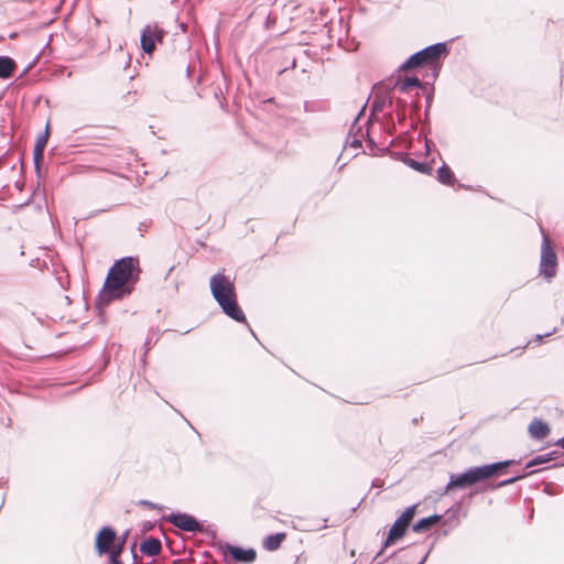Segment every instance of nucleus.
Segmentation results:
<instances>
[{
  "label": "nucleus",
  "instance_id": "1",
  "mask_svg": "<svg viewBox=\"0 0 564 564\" xmlns=\"http://www.w3.org/2000/svg\"><path fill=\"white\" fill-rule=\"evenodd\" d=\"M140 261L134 257H126L110 268L100 296L109 302L131 294L133 284L139 281Z\"/></svg>",
  "mask_w": 564,
  "mask_h": 564
},
{
  "label": "nucleus",
  "instance_id": "2",
  "mask_svg": "<svg viewBox=\"0 0 564 564\" xmlns=\"http://www.w3.org/2000/svg\"><path fill=\"white\" fill-rule=\"evenodd\" d=\"M210 291L224 313L237 322H245L246 316L238 305L234 281L224 273H216L210 279Z\"/></svg>",
  "mask_w": 564,
  "mask_h": 564
},
{
  "label": "nucleus",
  "instance_id": "3",
  "mask_svg": "<svg viewBox=\"0 0 564 564\" xmlns=\"http://www.w3.org/2000/svg\"><path fill=\"white\" fill-rule=\"evenodd\" d=\"M512 462L506 460L500 463H495L490 465H485L480 467L469 468L464 474L452 475L448 484L445 487V494L451 492L456 488H465L471 486L476 482L482 481L492 477L494 475L500 473L507 466H509Z\"/></svg>",
  "mask_w": 564,
  "mask_h": 564
},
{
  "label": "nucleus",
  "instance_id": "4",
  "mask_svg": "<svg viewBox=\"0 0 564 564\" xmlns=\"http://www.w3.org/2000/svg\"><path fill=\"white\" fill-rule=\"evenodd\" d=\"M447 54V45L445 43H437L410 56L401 68L403 70H408L421 66H430L433 69H436L441 58L445 57Z\"/></svg>",
  "mask_w": 564,
  "mask_h": 564
},
{
  "label": "nucleus",
  "instance_id": "5",
  "mask_svg": "<svg viewBox=\"0 0 564 564\" xmlns=\"http://www.w3.org/2000/svg\"><path fill=\"white\" fill-rule=\"evenodd\" d=\"M417 505H413L408 507L402 514L394 521L392 527L389 530L387 540L384 542V546H389L400 539H402L412 522L413 518L416 514Z\"/></svg>",
  "mask_w": 564,
  "mask_h": 564
},
{
  "label": "nucleus",
  "instance_id": "6",
  "mask_svg": "<svg viewBox=\"0 0 564 564\" xmlns=\"http://www.w3.org/2000/svg\"><path fill=\"white\" fill-rule=\"evenodd\" d=\"M557 258L551 247L550 240L544 239L541 250L540 272L546 279H552L556 275Z\"/></svg>",
  "mask_w": 564,
  "mask_h": 564
},
{
  "label": "nucleus",
  "instance_id": "7",
  "mask_svg": "<svg viewBox=\"0 0 564 564\" xmlns=\"http://www.w3.org/2000/svg\"><path fill=\"white\" fill-rule=\"evenodd\" d=\"M164 31L156 24L144 26L141 34V48L144 53L151 55L155 51L156 43H162Z\"/></svg>",
  "mask_w": 564,
  "mask_h": 564
},
{
  "label": "nucleus",
  "instance_id": "8",
  "mask_svg": "<svg viewBox=\"0 0 564 564\" xmlns=\"http://www.w3.org/2000/svg\"><path fill=\"white\" fill-rule=\"evenodd\" d=\"M219 550L224 555H231V557L239 563L250 564L257 560V552L253 549H241L230 544L219 545Z\"/></svg>",
  "mask_w": 564,
  "mask_h": 564
},
{
  "label": "nucleus",
  "instance_id": "9",
  "mask_svg": "<svg viewBox=\"0 0 564 564\" xmlns=\"http://www.w3.org/2000/svg\"><path fill=\"white\" fill-rule=\"evenodd\" d=\"M167 521L186 532H200L203 530L202 524L193 516L187 513L171 514Z\"/></svg>",
  "mask_w": 564,
  "mask_h": 564
},
{
  "label": "nucleus",
  "instance_id": "10",
  "mask_svg": "<svg viewBox=\"0 0 564 564\" xmlns=\"http://www.w3.org/2000/svg\"><path fill=\"white\" fill-rule=\"evenodd\" d=\"M116 541V532L108 527L102 528L96 536V550L99 554H107Z\"/></svg>",
  "mask_w": 564,
  "mask_h": 564
},
{
  "label": "nucleus",
  "instance_id": "11",
  "mask_svg": "<svg viewBox=\"0 0 564 564\" xmlns=\"http://www.w3.org/2000/svg\"><path fill=\"white\" fill-rule=\"evenodd\" d=\"M550 427L542 420L534 419L529 425V433L532 438L542 440L550 434Z\"/></svg>",
  "mask_w": 564,
  "mask_h": 564
},
{
  "label": "nucleus",
  "instance_id": "12",
  "mask_svg": "<svg viewBox=\"0 0 564 564\" xmlns=\"http://www.w3.org/2000/svg\"><path fill=\"white\" fill-rule=\"evenodd\" d=\"M422 87V83L417 77H404L397 80L394 88L402 94H409L413 89Z\"/></svg>",
  "mask_w": 564,
  "mask_h": 564
},
{
  "label": "nucleus",
  "instance_id": "13",
  "mask_svg": "<svg viewBox=\"0 0 564 564\" xmlns=\"http://www.w3.org/2000/svg\"><path fill=\"white\" fill-rule=\"evenodd\" d=\"M442 520V516L434 514L427 518L419 520L413 527V531L416 533H423L430 531L432 528L437 525Z\"/></svg>",
  "mask_w": 564,
  "mask_h": 564
},
{
  "label": "nucleus",
  "instance_id": "14",
  "mask_svg": "<svg viewBox=\"0 0 564 564\" xmlns=\"http://www.w3.org/2000/svg\"><path fill=\"white\" fill-rule=\"evenodd\" d=\"M140 551L148 556H158L162 552L161 541L155 538H149L141 543Z\"/></svg>",
  "mask_w": 564,
  "mask_h": 564
},
{
  "label": "nucleus",
  "instance_id": "15",
  "mask_svg": "<svg viewBox=\"0 0 564 564\" xmlns=\"http://www.w3.org/2000/svg\"><path fill=\"white\" fill-rule=\"evenodd\" d=\"M286 539V533L284 532H279V533H275V534H271L269 536H267L264 540H263V547L267 550V551H276L278 549H280L281 544L285 541Z\"/></svg>",
  "mask_w": 564,
  "mask_h": 564
},
{
  "label": "nucleus",
  "instance_id": "16",
  "mask_svg": "<svg viewBox=\"0 0 564 564\" xmlns=\"http://www.w3.org/2000/svg\"><path fill=\"white\" fill-rule=\"evenodd\" d=\"M47 140H48V131L47 130H46L45 134L40 135L36 139L34 150H33V156H34V162H35L36 167H39L40 162L44 158V149L47 144Z\"/></svg>",
  "mask_w": 564,
  "mask_h": 564
},
{
  "label": "nucleus",
  "instance_id": "17",
  "mask_svg": "<svg viewBox=\"0 0 564 564\" xmlns=\"http://www.w3.org/2000/svg\"><path fill=\"white\" fill-rule=\"evenodd\" d=\"M17 69V63L8 56H0V78L7 79L12 77Z\"/></svg>",
  "mask_w": 564,
  "mask_h": 564
},
{
  "label": "nucleus",
  "instance_id": "18",
  "mask_svg": "<svg viewBox=\"0 0 564 564\" xmlns=\"http://www.w3.org/2000/svg\"><path fill=\"white\" fill-rule=\"evenodd\" d=\"M437 180L442 184L447 185V186H453L455 184V182H456V178H455V175H454L453 171L446 164H443L437 170Z\"/></svg>",
  "mask_w": 564,
  "mask_h": 564
},
{
  "label": "nucleus",
  "instance_id": "19",
  "mask_svg": "<svg viewBox=\"0 0 564 564\" xmlns=\"http://www.w3.org/2000/svg\"><path fill=\"white\" fill-rule=\"evenodd\" d=\"M553 459V457L551 456V454H545V455H539L536 457H534L533 459H531L528 464H527V468H530V467H533V466H536V465H541V464H545V463H549Z\"/></svg>",
  "mask_w": 564,
  "mask_h": 564
},
{
  "label": "nucleus",
  "instance_id": "20",
  "mask_svg": "<svg viewBox=\"0 0 564 564\" xmlns=\"http://www.w3.org/2000/svg\"><path fill=\"white\" fill-rule=\"evenodd\" d=\"M406 163H408L411 167H413L414 170H416V171H419V172H421V173H429V172H430V170H431L426 164L421 163V162H417V161H415V160H413V159H409V160L406 161Z\"/></svg>",
  "mask_w": 564,
  "mask_h": 564
},
{
  "label": "nucleus",
  "instance_id": "21",
  "mask_svg": "<svg viewBox=\"0 0 564 564\" xmlns=\"http://www.w3.org/2000/svg\"><path fill=\"white\" fill-rule=\"evenodd\" d=\"M124 542H126L124 539L121 540L118 545H113L112 547H110V552H108L107 554H113L115 556L120 557V555L123 551Z\"/></svg>",
  "mask_w": 564,
  "mask_h": 564
},
{
  "label": "nucleus",
  "instance_id": "22",
  "mask_svg": "<svg viewBox=\"0 0 564 564\" xmlns=\"http://www.w3.org/2000/svg\"><path fill=\"white\" fill-rule=\"evenodd\" d=\"M139 506H143V507H147L148 509H151V510H154V509H158L159 506L156 503H153L151 501H148V500H140L138 502Z\"/></svg>",
  "mask_w": 564,
  "mask_h": 564
},
{
  "label": "nucleus",
  "instance_id": "23",
  "mask_svg": "<svg viewBox=\"0 0 564 564\" xmlns=\"http://www.w3.org/2000/svg\"><path fill=\"white\" fill-rule=\"evenodd\" d=\"M275 24V18L268 17L265 21V28L271 29Z\"/></svg>",
  "mask_w": 564,
  "mask_h": 564
},
{
  "label": "nucleus",
  "instance_id": "24",
  "mask_svg": "<svg viewBox=\"0 0 564 564\" xmlns=\"http://www.w3.org/2000/svg\"><path fill=\"white\" fill-rule=\"evenodd\" d=\"M521 478H522V476L513 477V478H511V479H508V480L502 481V482L500 484V486L509 485V484H513V482H516L517 480H519V479H521Z\"/></svg>",
  "mask_w": 564,
  "mask_h": 564
},
{
  "label": "nucleus",
  "instance_id": "25",
  "mask_svg": "<svg viewBox=\"0 0 564 564\" xmlns=\"http://www.w3.org/2000/svg\"><path fill=\"white\" fill-rule=\"evenodd\" d=\"M109 555H110V563L111 564H120L118 556H115L113 554H109Z\"/></svg>",
  "mask_w": 564,
  "mask_h": 564
},
{
  "label": "nucleus",
  "instance_id": "26",
  "mask_svg": "<svg viewBox=\"0 0 564 564\" xmlns=\"http://www.w3.org/2000/svg\"><path fill=\"white\" fill-rule=\"evenodd\" d=\"M383 104H384V101L379 102V101L375 100V102H373V107H375V109H379V110H381V109H382V107H383Z\"/></svg>",
  "mask_w": 564,
  "mask_h": 564
},
{
  "label": "nucleus",
  "instance_id": "27",
  "mask_svg": "<svg viewBox=\"0 0 564 564\" xmlns=\"http://www.w3.org/2000/svg\"><path fill=\"white\" fill-rule=\"evenodd\" d=\"M557 445H560L562 448H564V437L561 438L558 442H557Z\"/></svg>",
  "mask_w": 564,
  "mask_h": 564
}]
</instances>
